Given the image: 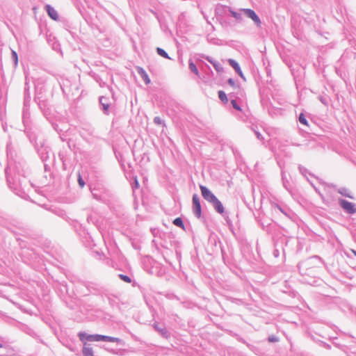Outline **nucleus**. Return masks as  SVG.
I'll list each match as a JSON object with an SVG mask.
<instances>
[{"mask_svg": "<svg viewBox=\"0 0 356 356\" xmlns=\"http://www.w3.org/2000/svg\"><path fill=\"white\" fill-rule=\"evenodd\" d=\"M100 341H108V342H116L118 343H121L123 342V341L120 338L106 336V335H102V334H101Z\"/></svg>", "mask_w": 356, "mask_h": 356, "instance_id": "nucleus-17", "label": "nucleus"}, {"mask_svg": "<svg viewBox=\"0 0 356 356\" xmlns=\"http://www.w3.org/2000/svg\"><path fill=\"white\" fill-rule=\"evenodd\" d=\"M12 59L14 61L15 65L16 66L18 63V56L15 51L12 50Z\"/></svg>", "mask_w": 356, "mask_h": 356, "instance_id": "nucleus-28", "label": "nucleus"}, {"mask_svg": "<svg viewBox=\"0 0 356 356\" xmlns=\"http://www.w3.org/2000/svg\"><path fill=\"white\" fill-rule=\"evenodd\" d=\"M231 104L233 106V108L234 109H236V111H241V106L238 104L237 102L236 99H232L231 100Z\"/></svg>", "mask_w": 356, "mask_h": 356, "instance_id": "nucleus-27", "label": "nucleus"}, {"mask_svg": "<svg viewBox=\"0 0 356 356\" xmlns=\"http://www.w3.org/2000/svg\"><path fill=\"white\" fill-rule=\"evenodd\" d=\"M193 212L195 217L200 218L202 216V207L200 197L197 194H193L192 197Z\"/></svg>", "mask_w": 356, "mask_h": 356, "instance_id": "nucleus-6", "label": "nucleus"}, {"mask_svg": "<svg viewBox=\"0 0 356 356\" xmlns=\"http://www.w3.org/2000/svg\"><path fill=\"white\" fill-rule=\"evenodd\" d=\"M29 78L28 77V75H25V83H24V111H23V120L24 122H25V118H26V115H28L27 112V107L29 106V103L31 101V95H30V85H29Z\"/></svg>", "mask_w": 356, "mask_h": 356, "instance_id": "nucleus-3", "label": "nucleus"}, {"mask_svg": "<svg viewBox=\"0 0 356 356\" xmlns=\"http://www.w3.org/2000/svg\"><path fill=\"white\" fill-rule=\"evenodd\" d=\"M320 100H321V102L323 104H327L326 101H325L324 99H323L322 97L320 99Z\"/></svg>", "mask_w": 356, "mask_h": 356, "instance_id": "nucleus-44", "label": "nucleus"}, {"mask_svg": "<svg viewBox=\"0 0 356 356\" xmlns=\"http://www.w3.org/2000/svg\"><path fill=\"white\" fill-rule=\"evenodd\" d=\"M338 203L341 208L348 214L356 213V204L344 199L339 198Z\"/></svg>", "mask_w": 356, "mask_h": 356, "instance_id": "nucleus-4", "label": "nucleus"}, {"mask_svg": "<svg viewBox=\"0 0 356 356\" xmlns=\"http://www.w3.org/2000/svg\"><path fill=\"white\" fill-rule=\"evenodd\" d=\"M217 62H218V61L214 60H213V59H211V60H210V63H211L213 66V65H214V64H216Z\"/></svg>", "mask_w": 356, "mask_h": 356, "instance_id": "nucleus-42", "label": "nucleus"}, {"mask_svg": "<svg viewBox=\"0 0 356 356\" xmlns=\"http://www.w3.org/2000/svg\"><path fill=\"white\" fill-rule=\"evenodd\" d=\"M202 58H205L209 63H210V60H211V59H213L212 58H211L210 56H203Z\"/></svg>", "mask_w": 356, "mask_h": 356, "instance_id": "nucleus-40", "label": "nucleus"}, {"mask_svg": "<svg viewBox=\"0 0 356 356\" xmlns=\"http://www.w3.org/2000/svg\"><path fill=\"white\" fill-rule=\"evenodd\" d=\"M353 252L356 256V251L355 250H353Z\"/></svg>", "mask_w": 356, "mask_h": 356, "instance_id": "nucleus-47", "label": "nucleus"}, {"mask_svg": "<svg viewBox=\"0 0 356 356\" xmlns=\"http://www.w3.org/2000/svg\"><path fill=\"white\" fill-rule=\"evenodd\" d=\"M138 186H139V184H138L137 179H135V187L138 188Z\"/></svg>", "mask_w": 356, "mask_h": 356, "instance_id": "nucleus-45", "label": "nucleus"}, {"mask_svg": "<svg viewBox=\"0 0 356 356\" xmlns=\"http://www.w3.org/2000/svg\"><path fill=\"white\" fill-rule=\"evenodd\" d=\"M156 53L161 57H163V58H168V59H170V57L168 56V53L162 48L157 47Z\"/></svg>", "mask_w": 356, "mask_h": 356, "instance_id": "nucleus-20", "label": "nucleus"}, {"mask_svg": "<svg viewBox=\"0 0 356 356\" xmlns=\"http://www.w3.org/2000/svg\"><path fill=\"white\" fill-rule=\"evenodd\" d=\"M211 205L218 213L224 215L225 208L222 202L218 199L216 200Z\"/></svg>", "mask_w": 356, "mask_h": 356, "instance_id": "nucleus-12", "label": "nucleus"}, {"mask_svg": "<svg viewBox=\"0 0 356 356\" xmlns=\"http://www.w3.org/2000/svg\"><path fill=\"white\" fill-rule=\"evenodd\" d=\"M254 132L255 136H257V138L259 140H263V139H264V138H263V136H262V135L261 134V133H260V132H259V131H257V130H254Z\"/></svg>", "mask_w": 356, "mask_h": 356, "instance_id": "nucleus-35", "label": "nucleus"}, {"mask_svg": "<svg viewBox=\"0 0 356 356\" xmlns=\"http://www.w3.org/2000/svg\"><path fill=\"white\" fill-rule=\"evenodd\" d=\"M3 345L0 343V348H2Z\"/></svg>", "mask_w": 356, "mask_h": 356, "instance_id": "nucleus-48", "label": "nucleus"}, {"mask_svg": "<svg viewBox=\"0 0 356 356\" xmlns=\"http://www.w3.org/2000/svg\"><path fill=\"white\" fill-rule=\"evenodd\" d=\"M153 327L163 338L168 339L170 337V333L165 326H160L158 323H154Z\"/></svg>", "mask_w": 356, "mask_h": 356, "instance_id": "nucleus-10", "label": "nucleus"}, {"mask_svg": "<svg viewBox=\"0 0 356 356\" xmlns=\"http://www.w3.org/2000/svg\"><path fill=\"white\" fill-rule=\"evenodd\" d=\"M78 183L81 188H83L85 186V181L82 179L80 174L79 175V177H78Z\"/></svg>", "mask_w": 356, "mask_h": 356, "instance_id": "nucleus-34", "label": "nucleus"}, {"mask_svg": "<svg viewBox=\"0 0 356 356\" xmlns=\"http://www.w3.org/2000/svg\"><path fill=\"white\" fill-rule=\"evenodd\" d=\"M118 277L126 283H131V279L129 276L124 274H119Z\"/></svg>", "mask_w": 356, "mask_h": 356, "instance_id": "nucleus-24", "label": "nucleus"}, {"mask_svg": "<svg viewBox=\"0 0 356 356\" xmlns=\"http://www.w3.org/2000/svg\"><path fill=\"white\" fill-rule=\"evenodd\" d=\"M82 354L83 356H94L92 348L86 342L83 344Z\"/></svg>", "mask_w": 356, "mask_h": 356, "instance_id": "nucleus-18", "label": "nucleus"}, {"mask_svg": "<svg viewBox=\"0 0 356 356\" xmlns=\"http://www.w3.org/2000/svg\"><path fill=\"white\" fill-rule=\"evenodd\" d=\"M45 10L48 15L54 20L57 21L58 19V14L57 11L50 5L45 6Z\"/></svg>", "mask_w": 356, "mask_h": 356, "instance_id": "nucleus-13", "label": "nucleus"}, {"mask_svg": "<svg viewBox=\"0 0 356 356\" xmlns=\"http://www.w3.org/2000/svg\"><path fill=\"white\" fill-rule=\"evenodd\" d=\"M225 11H228L232 17H234L236 21L241 22L243 21V15L246 17L251 19L257 27L260 28L261 26V21L257 14L250 8H241L238 10H234L229 6H225Z\"/></svg>", "mask_w": 356, "mask_h": 356, "instance_id": "nucleus-2", "label": "nucleus"}, {"mask_svg": "<svg viewBox=\"0 0 356 356\" xmlns=\"http://www.w3.org/2000/svg\"><path fill=\"white\" fill-rule=\"evenodd\" d=\"M6 174L10 188H17V186H22V181L21 177H25V170L20 163L17 165L10 161L6 169Z\"/></svg>", "mask_w": 356, "mask_h": 356, "instance_id": "nucleus-1", "label": "nucleus"}, {"mask_svg": "<svg viewBox=\"0 0 356 356\" xmlns=\"http://www.w3.org/2000/svg\"><path fill=\"white\" fill-rule=\"evenodd\" d=\"M37 151L43 162H45L49 159V151L47 150V147L42 145L40 148H37Z\"/></svg>", "mask_w": 356, "mask_h": 356, "instance_id": "nucleus-14", "label": "nucleus"}, {"mask_svg": "<svg viewBox=\"0 0 356 356\" xmlns=\"http://www.w3.org/2000/svg\"><path fill=\"white\" fill-rule=\"evenodd\" d=\"M268 341L270 343H275L279 341V338L275 335H270L268 337Z\"/></svg>", "mask_w": 356, "mask_h": 356, "instance_id": "nucleus-30", "label": "nucleus"}, {"mask_svg": "<svg viewBox=\"0 0 356 356\" xmlns=\"http://www.w3.org/2000/svg\"><path fill=\"white\" fill-rule=\"evenodd\" d=\"M136 72L140 76V77L144 81L145 84L150 83V82H151L150 79L149 78L148 74H147V72L145 71V70L143 67H139V66L136 67Z\"/></svg>", "mask_w": 356, "mask_h": 356, "instance_id": "nucleus-15", "label": "nucleus"}, {"mask_svg": "<svg viewBox=\"0 0 356 356\" xmlns=\"http://www.w3.org/2000/svg\"><path fill=\"white\" fill-rule=\"evenodd\" d=\"M188 67L190 70L196 75H199V71L196 65L193 62L192 60H189Z\"/></svg>", "mask_w": 356, "mask_h": 356, "instance_id": "nucleus-19", "label": "nucleus"}, {"mask_svg": "<svg viewBox=\"0 0 356 356\" xmlns=\"http://www.w3.org/2000/svg\"><path fill=\"white\" fill-rule=\"evenodd\" d=\"M278 255H279V252H278V250H275V251H274V256L277 257H278Z\"/></svg>", "mask_w": 356, "mask_h": 356, "instance_id": "nucleus-41", "label": "nucleus"}, {"mask_svg": "<svg viewBox=\"0 0 356 356\" xmlns=\"http://www.w3.org/2000/svg\"><path fill=\"white\" fill-rule=\"evenodd\" d=\"M299 170H300V172L302 173V174H304L305 172H307V169L302 166H300L299 167Z\"/></svg>", "mask_w": 356, "mask_h": 356, "instance_id": "nucleus-39", "label": "nucleus"}, {"mask_svg": "<svg viewBox=\"0 0 356 356\" xmlns=\"http://www.w3.org/2000/svg\"><path fill=\"white\" fill-rule=\"evenodd\" d=\"M99 104L101 106V109L104 112V114L108 113V108L110 106L108 98L102 96L99 97Z\"/></svg>", "mask_w": 356, "mask_h": 356, "instance_id": "nucleus-11", "label": "nucleus"}, {"mask_svg": "<svg viewBox=\"0 0 356 356\" xmlns=\"http://www.w3.org/2000/svg\"><path fill=\"white\" fill-rule=\"evenodd\" d=\"M110 352L112 353L113 354L122 356V355H125L128 353V350L126 349H118L116 350L112 349L110 350Z\"/></svg>", "mask_w": 356, "mask_h": 356, "instance_id": "nucleus-22", "label": "nucleus"}, {"mask_svg": "<svg viewBox=\"0 0 356 356\" xmlns=\"http://www.w3.org/2000/svg\"><path fill=\"white\" fill-rule=\"evenodd\" d=\"M225 220V221L227 222V223L229 225H232V222H231V220L229 219V216H228V213L227 212H225L224 213V215H221Z\"/></svg>", "mask_w": 356, "mask_h": 356, "instance_id": "nucleus-33", "label": "nucleus"}, {"mask_svg": "<svg viewBox=\"0 0 356 356\" xmlns=\"http://www.w3.org/2000/svg\"><path fill=\"white\" fill-rule=\"evenodd\" d=\"M329 186L336 188L337 193L343 197L350 198L351 200L355 199L354 196L353 195L352 192L348 188H347L346 187H341V188H337L336 185H334L333 184H330Z\"/></svg>", "mask_w": 356, "mask_h": 356, "instance_id": "nucleus-9", "label": "nucleus"}, {"mask_svg": "<svg viewBox=\"0 0 356 356\" xmlns=\"http://www.w3.org/2000/svg\"><path fill=\"white\" fill-rule=\"evenodd\" d=\"M173 224L177 226V227H179L180 228H182L184 229V222H183V220L181 219V218H176L174 220H173Z\"/></svg>", "mask_w": 356, "mask_h": 356, "instance_id": "nucleus-21", "label": "nucleus"}, {"mask_svg": "<svg viewBox=\"0 0 356 356\" xmlns=\"http://www.w3.org/2000/svg\"><path fill=\"white\" fill-rule=\"evenodd\" d=\"M6 149H7L8 154H12L13 147H12V143L10 140H9L7 143Z\"/></svg>", "mask_w": 356, "mask_h": 356, "instance_id": "nucleus-31", "label": "nucleus"}, {"mask_svg": "<svg viewBox=\"0 0 356 356\" xmlns=\"http://www.w3.org/2000/svg\"><path fill=\"white\" fill-rule=\"evenodd\" d=\"M78 337L82 342L85 343L86 341H100L101 334H88L86 332H79L78 334Z\"/></svg>", "mask_w": 356, "mask_h": 356, "instance_id": "nucleus-8", "label": "nucleus"}, {"mask_svg": "<svg viewBox=\"0 0 356 356\" xmlns=\"http://www.w3.org/2000/svg\"><path fill=\"white\" fill-rule=\"evenodd\" d=\"M322 346H323L325 348H326V349H328V350L331 349V346H330V344L327 343L322 342Z\"/></svg>", "mask_w": 356, "mask_h": 356, "instance_id": "nucleus-38", "label": "nucleus"}, {"mask_svg": "<svg viewBox=\"0 0 356 356\" xmlns=\"http://www.w3.org/2000/svg\"><path fill=\"white\" fill-rule=\"evenodd\" d=\"M218 97L222 102H227V95L222 90L218 91Z\"/></svg>", "mask_w": 356, "mask_h": 356, "instance_id": "nucleus-25", "label": "nucleus"}, {"mask_svg": "<svg viewBox=\"0 0 356 356\" xmlns=\"http://www.w3.org/2000/svg\"><path fill=\"white\" fill-rule=\"evenodd\" d=\"M154 124H156L157 125H163V126H165L164 121L160 117H159V116H156L154 118Z\"/></svg>", "mask_w": 356, "mask_h": 356, "instance_id": "nucleus-26", "label": "nucleus"}, {"mask_svg": "<svg viewBox=\"0 0 356 356\" xmlns=\"http://www.w3.org/2000/svg\"><path fill=\"white\" fill-rule=\"evenodd\" d=\"M276 207L282 213H284L285 216H288V213L286 212V211L284 209H282L280 206L279 205H276Z\"/></svg>", "mask_w": 356, "mask_h": 356, "instance_id": "nucleus-37", "label": "nucleus"}, {"mask_svg": "<svg viewBox=\"0 0 356 356\" xmlns=\"http://www.w3.org/2000/svg\"><path fill=\"white\" fill-rule=\"evenodd\" d=\"M26 135L31 143H36L35 137L33 134H29L27 132Z\"/></svg>", "mask_w": 356, "mask_h": 356, "instance_id": "nucleus-32", "label": "nucleus"}, {"mask_svg": "<svg viewBox=\"0 0 356 356\" xmlns=\"http://www.w3.org/2000/svg\"><path fill=\"white\" fill-rule=\"evenodd\" d=\"M287 186V184H286V183L284 181V187L288 190V188H287V186Z\"/></svg>", "mask_w": 356, "mask_h": 356, "instance_id": "nucleus-46", "label": "nucleus"}, {"mask_svg": "<svg viewBox=\"0 0 356 356\" xmlns=\"http://www.w3.org/2000/svg\"><path fill=\"white\" fill-rule=\"evenodd\" d=\"M229 65L234 69L236 72L243 79H245V77L243 76V74L241 70V67L238 65V63L234 59H229Z\"/></svg>", "mask_w": 356, "mask_h": 356, "instance_id": "nucleus-16", "label": "nucleus"}, {"mask_svg": "<svg viewBox=\"0 0 356 356\" xmlns=\"http://www.w3.org/2000/svg\"><path fill=\"white\" fill-rule=\"evenodd\" d=\"M217 62H218V61L214 60H213V59H211V60H210V63H211L213 66V65H214V64H216Z\"/></svg>", "mask_w": 356, "mask_h": 356, "instance_id": "nucleus-43", "label": "nucleus"}, {"mask_svg": "<svg viewBox=\"0 0 356 356\" xmlns=\"http://www.w3.org/2000/svg\"><path fill=\"white\" fill-rule=\"evenodd\" d=\"M200 188L203 198L210 204L218 199V197L207 186L200 185Z\"/></svg>", "mask_w": 356, "mask_h": 356, "instance_id": "nucleus-7", "label": "nucleus"}, {"mask_svg": "<svg viewBox=\"0 0 356 356\" xmlns=\"http://www.w3.org/2000/svg\"><path fill=\"white\" fill-rule=\"evenodd\" d=\"M213 67L218 72H222L223 71V67L219 62H217L216 64H214Z\"/></svg>", "mask_w": 356, "mask_h": 356, "instance_id": "nucleus-29", "label": "nucleus"}, {"mask_svg": "<svg viewBox=\"0 0 356 356\" xmlns=\"http://www.w3.org/2000/svg\"><path fill=\"white\" fill-rule=\"evenodd\" d=\"M228 83L229 86H231L232 87L234 88L235 87V81L233 79H229L228 81H227Z\"/></svg>", "mask_w": 356, "mask_h": 356, "instance_id": "nucleus-36", "label": "nucleus"}, {"mask_svg": "<svg viewBox=\"0 0 356 356\" xmlns=\"http://www.w3.org/2000/svg\"><path fill=\"white\" fill-rule=\"evenodd\" d=\"M298 120L300 124H302L303 125H306V126L308 125V122L306 119V117L305 116V115L303 113H300V115H299V118H298Z\"/></svg>", "mask_w": 356, "mask_h": 356, "instance_id": "nucleus-23", "label": "nucleus"}, {"mask_svg": "<svg viewBox=\"0 0 356 356\" xmlns=\"http://www.w3.org/2000/svg\"><path fill=\"white\" fill-rule=\"evenodd\" d=\"M86 290H81L83 296H88L90 293L98 294L102 291V287L95 283H88L85 284Z\"/></svg>", "mask_w": 356, "mask_h": 356, "instance_id": "nucleus-5", "label": "nucleus"}]
</instances>
